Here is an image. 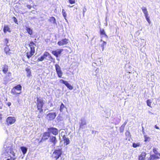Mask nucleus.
Segmentation results:
<instances>
[{
	"mask_svg": "<svg viewBox=\"0 0 160 160\" xmlns=\"http://www.w3.org/2000/svg\"><path fill=\"white\" fill-rule=\"evenodd\" d=\"M127 122H125L119 128V131L121 133H123L124 130V128Z\"/></svg>",
	"mask_w": 160,
	"mask_h": 160,
	"instance_id": "23",
	"label": "nucleus"
},
{
	"mask_svg": "<svg viewBox=\"0 0 160 160\" xmlns=\"http://www.w3.org/2000/svg\"><path fill=\"white\" fill-rule=\"evenodd\" d=\"M7 104L8 106H10L11 105V103L10 102H8Z\"/></svg>",
	"mask_w": 160,
	"mask_h": 160,
	"instance_id": "41",
	"label": "nucleus"
},
{
	"mask_svg": "<svg viewBox=\"0 0 160 160\" xmlns=\"http://www.w3.org/2000/svg\"><path fill=\"white\" fill-rule=\"evenodd\" d=\"M10 153V154L9 155V157H10V159L11 160H15L16 159L15 156V153L13 151H11Z\"/></svg>",
	"mask_w": 160,
	"mask_h": 160,
	"instance_id": "22",
	"label": "nucleus"
},
{
	"mask_svg": "<svg viewBox=\"0 0 160 160\" xmlns=\"http://www.w3.org/2000/svg\"><path fill=\"white\" fill-rule=\"evenodd\" d=\"M63 51V49H57L55 50L52 51L51 53L55 56L56 58H57L61 54Z\"/></svg>",
	"mask_w": 160,
	"mask_h": 160,
	"instance_id": "14",
	"label": "nucleus"
},
{
	"mask_svg": "<svg viewBox=\"0 0 160 160\" xmlns=\"http://www.w3.org/2000/svg\"><path fill=\"white\" fill-rule=\"evenodd\" d=\"M63 153L62 148L56 149L53 152L52 156L56 160H57L61 157Z\"/></svg>",
	"mask_w": 160,
	"mask_h": 160,
	"instance_id": "6",
	"label": "nucleus"
},
{
	"mask_svg": "<svg viewBox=\"0 0 160 160\" xmlns=\"http://www.w3.org/2000/svg\"><path fill=\"white\" fill-rule=\"evenodd\" d=\"M4 51L7 55H9L12 54L11 50L8 45H6L4 48Z\"/></svg>",
	"mask_w": 160,
	"mask_h": 160,
	"instance_id": "18",
	"label": "nucleus"
},
{
	"mask_svg": "<svg viewBox=\"0 0 160 160\" xmlns=\"http://www.w3.org/2000/svg\"><path fill=\"white\" fill-rule=\"evenodd\" d=\"M154 127H155L157 129H159V127H158V126H157V125H155V126H154Z\"/></svg>",
	"mask_w": 160,
	"mask_h": 160,
	"instance_id": "42",
	"label": "nucleus"
},
{
	"mask_svg": "<svg viewBox=\"0 0 160 160\" xmlns=\"http://www.w3.org/2000/svg\"><path fill=\"white\" fill-rule=\"evenodd\" d=\"M32 31H27L28 33L30 35H31L32 34Z\"/></svg>",
	"mask_w": 160,
	"mask_h": 160,
	"instance_id": "40",
	"label": "nucleus"
},
{
	"mask_svg": "<svg viewBox=\"0 0 160 160\" xmlns=\"http://www.w3.org/2000/svg\"><path fill=\"white\" fill-rule=\"evenodd\" d=\"M20 148L22 153L23 154H25L26 153V152L27 151V150H28V148H27L23 147V146H22V147H20Z\"/></svg>",
	"mask_w": 160,
	"mask_h": 160,
	"instance_id": "25",
	"label": "nucleus"
},
{
	"mask_svg": "<svg viewBox=\"0 0 160 160\" xmlns=\"http://www.w3.org/2000/svg\"><path fill=\"white\" fill-rule=\"evenodd\" d=\"M62 14L63 16L64 17V18L65 19H66V18L67 17V14L66 12L63 9H62Z\"/></svg>",
	"mask_w": 160,
	"mask_h": 160,
	"instance_id": "31",
	"label": "nucleus"
},
{
	"mask_svg": "<svg viewBox=\"0 0 160 160\" xmlns=\"http://www.w3.org/2000/svg\"><path fill=\"white\" fill-rule=\"evenodd\" d=\"M141 9L144 14L145 18L149 24H150L151 23V21L149 19V17L148 16V12L147 8L146 7H143Z\"/></svg>",
	"mask_w": 160,
	"mask_h": 160,
	"instance_id": "12",
	"label": "nucleus"
},
{
	"mask_svg": "<svg viewBox=\"0 0 160 160\" xmlns=\"http://www.w3.org/2000/svg\"><path fill=\"white\" fill-rule=\"evenodd\" d=\"M2 70L4 74L7 73V75L5 77L8 78L12 76V73L10 72H8V65L4 64L2 66Z\"/></svg>",
	"mask_w": 160,
	"mask_h": 160,
	"instance_id": "7",
	"label": "nucleus"
},
{
	"mask_svg": "<svg viewBox=\"0 0 160 160\" xmlns=\"http://www.w3.org/2000/svg\"><path fill=\"white\" fill-rule=\"evenodd\" d=\"M107 43L106 42L103 41L102 44L101 45V47L102 48V51H103L104 49V46L106 45Z\"/></svg>",
	"mask_w": 160,
	"mask_h": 160,
	"instance_id": "33",
	"label": "nucleus"
},
{
	"mask_svg": "<svg viewBox=\"0 0 160 160\" xmlns=\"http://www.w3.org/2000/svg\"><path fill=\"white\" fill-rule=\"evenodd\" d=\"M30 67L26 68L25 70L27 72V76L28 77H30L32 76V73Z\"/></svg>",
	"mask_w": 160,
	"mask_h": 160,
	"instance_id": "21",
	"label": "nucleus"
},
{
	"mask_svg": "<svg viewBox=\"0 0 160 160\" xmlns=\"http://www.w3.org/2000/svg\"><path fill=\"white\" fill-rule=\"evenodd\" d=\"M141 144L140 142H137L136 143H132V147L134 148H136L137 147L140 146Z\"/></svg>",
	"mask_w": 160,
	"mask_h": 160,
	"instance_id": "27",
	"label": "nucleus"
},
{
	"mask_svg": "<svg viewBox=\"0 0 160 160\" xmlns=\"http://www.w3.org/2000/svg\"><path fill=\"white\" fill-rule=\"evenodd\" d=\"M48 132L49 134H52L54 135H57L59 132V130L57 128L53 127H50L48 128Z\"/></svg>",
	"mask_w": 160,
	"mask_h": 160,
	"instance_id": "9",
	"label": "nucleus"
},
{
	"mask_svg": "<svg viewBox=\"0 0 160 160\" xmlns=\"http://www.w3.org/2000/svg\"><path fill=\"white\" fill-rule=\"evenodd\" d=\"M49 141L52 144L53 146H55L56 144L58 142V140L56 137L55 136L52 135L50 136Z\"/></svg>",
	"mask_w": 160,
	"mask_h": 160,
	"instance_id": "13",
	"label": "nucleus"
},
{
	"mask_svg": "<svg viewBox=\"0 0 160 160\" xmlns=\"http://www.w3.org/2000/svg\"><path fill=\"white\" fill-rule=\"evenodd\" d=\"M6 160H10V159H9V158H8Z\"/></svg>",
	"mask_w": 160,
	"mask_h": 160,
	"instance_id": "44",
	"label": "nucleus"
},
{
	"mask_svg": "<svg viewBox=\"0 0 160 160\" xmlns=\"http://www.w3.org/2000/svg\"><path fill=\"white\" fill-rule=\"evenodd\" d=\"M22 89V87L21 85L18 84L11 89V93L13 95H18L21 93Z\"/></svg>",
	"mask_w": 160,
	"mask_h": 160,
	"instance_id": "4",
	"label": "nucleus"
},
{
	"mask_svg": "<svg viewBox=\"0 0 160 160\" xmlns=\"http://www.w3.org/2000/svg\"><path fill=\"white\" fill-rule=\"evenodd\" d=\"M27 30H30V28H28Z\"/></svg>",
	"mask_w": 160,
	"mask_h": 160,
	"instance_id": "45",
	"label": "nucleus"
},
{
	"mask_svg": "<svg viewBox=\"0 0 160 160\" xmlns=\"http://www.w3.org/2000/svg\"><path fill=\"white\" fill-rule=\"evenodd\" d=\"M144 137L145 139L144 140V142H146L148 141H149V140H150V138L149 137H148L147 135H144Z\"/></svg>",
	"mask_w": 160,
	"mask_h": 160,
	"instance_id": "32",
	"label": "nucleus"
},
{
	"mask_svg": "<svg viewBox=\"0 0 160 160\" xmlns=\"http://www.w3.org/2000/svg\"><path fill=\"white\" fill-rule=\"evenodd\" d=\"M65 108V106L62 103L60 108V111L61 112H62L63 109Z\"/></svg>",
	"mask_w": 160,
	"mask_h": 160,
	"instance_id": "30",
	"label": "nucleus"
},
{
	"mask_svg": "<svg viewBox=\"0 0 160 160\" xmlns=\"http://www.w3.org/2000/svg\"><path fill=\"white\" fill-rule=\"evenodd\" d=\"M50 135L48 132H46L43 133L42 137L41 140L39 141L38 139H36V140L39 141V143L43 142L47 140L50 137Z\"/></svg>",
	"mask_w": 160,
	"mask_h": 160,
	"instance_id": "8",
	"label": "nucleus"
},
{
	"mask_svg": "<svg viewBox=\"0 0 160 160\" xmlns=\"http://www.w3.org/2000/svg\"><path fill=\"white\" fill-rule=\"evenodd\" d=\"M35 44L32 41H31L28 44V46L30 48V50L28 51L26 53V56L29 59L32 56L34 55L35 52Z\"/></svg>",
	"mask_w": 160,
	"mask_h": 160,
	"instance_id": "2",
	"label": "nucleus"
},
{
	"mask_svg": "<svg viewBox=\"0 0 160 160\" xmlns=\"http://www.w3.org/2000/svg\"><path fill=\"white\" fill-rule=\"evenodd\" d=\"M158 149L155 148H153L152 151L154 154L150 155L149 160H156L160 158V153L158 152Z\"/></svg>",
	"mask_w": 160,
	"mask_h": 160,
	"instance_id": "5",
	"label": "nucleus"
},
{
	"mask_svg": "<svg viewBox=\"0 0 160 160\" xmlns=\"http://www.w3.org/2000/svg\"><path fill=\"white\" fill-rule=\"evenodd\" d=\"M56 72L59 78H62L63 73L61 70V68L59 65L56 64L55 65Z\"/></svg>",
	"mask_w": 160,
	"mask_h": 160,
	"instance_id": "11",
	"label": "nucleus"
},
{
	"mask_svg": "<svg viewBox=\"0 0 160 160\" xmlns=\"http://www.w3.org/2000/svg\"><path fill=\"white\" fill-rule=\"evenodd\" d=\"M48 21V22L51 24H53L56 25H57L56 22V19L54 17H50Z\"/></svg>",
	"mask_w": 160,
	"mask_h": 160,
	"instance_id": "19",
	"label": "nucleus"
},
{
	"mask_svg": "<svg viewBox=\"0 0 160 160\" xmlns=\"http://www.w3.org/2000/svg\"><path fill=\"white\" fill-rule=\"evenodd\" d=\"M4 32H5H5H6V31H7L4 30ZM9 31V32H10V31Z\"/></svg>",
	"mask_w": 160,
	"mask_h": 160,
	"instance_id": "43",
	"label": "nucleus"
},
{
	"mask_svg": "<svg viewBox=\"0 0 160 160\" xmlns=\"http://www.w3.org/2000/svg\"><path fill=\"white\" fill-rule=\"evenodd\" d=\"M65 85L70 90H72L73 88V87L68 82H67Z\"/></svg>",
	"mask_w": 160,
	"mask_h": 160,
	"instance_id": "26",
	"label": "nucleus"
},
{
	"mask_svg": "<svg viewBox=\"0 0 160 160\" xmlns=\"http://www.w3.org/2000/svg\"><path fill=\"white\" fill-rule=\"evenodd\" d=\"M67 82V81H64L63 79H60V82L61 83H63V84H64L65 85V84Z\"/></svg>",
	"mask_w": 160,
	"mask_h": 160,
	"instance_id": "37",
	"label": "nucleus"
},
{
	"mask_svg": "<svg viewBox=\"0 0 160 160\" xmlns=\"http://www.w3.org/2000/svg\"><path fill=\"white\" fill-rule=\"evenodd\" d=\"M146 153L145 152H143L138 156V160H144L145 159Z\"/></svg>",
	"mask_w": 160,
	"mask_h": 160,
	"instance_id": "17",
	"label": "nucleus"
},
{
	"mask_svg": "<svg viewBox=\"0 0 160 160\" xmlns=\"http://www.w3.org/2000/svg\"><path fill=\"white\" fill-rule=\"evenodd\" d=\"M86 125V122L85 121L82 120L80 124L79 128H83L84 126Z\"/></svg>",
	"mask_w": 160,
	"mask_h": 160,
	"instance_id": "24",
	"label": "nucleus"
},
{
	"mask_svg": "<svg viewBox=\"0 0 160 160\" xmlns=\"http://www.w3.org/2000/svg\"><path fill=\"white\" fill-rule=\"evenodd\" d=\"M69 3L71 4H73L75 3V0H68Z\"/></svg>",
	"mask_w": 160,
	"mask_h": 160,
	"instance_id": "35",
	"label": "nucleus"
},
{
	"mask_svg": "<svg viewBox=\"0 0 160 160\" xmlns=\"http://www.w3.org/2000/svg\"><path fill=\"white\" fill-rule=\"evenodd\" d=\"M100 33L102 37H105L107 38H108V36L105 34V31H100Z\"/></svg>",
	"mask_w": 160,
	"mask_h": 160,
	"instance_id": "28",
	"label": "nucleus"
},
{
	"mask_svg": "<svg viewBox=\"0 0 160 160\" xmlns=\"http://www.w3.org/2000/svg\"><path fill=\"white\" fill-rule=\"evenodd\" d=\"M48 56H49V58L50 60H51L53 62H55V58H53L51 55L47 52H45L42 55L38 58L37 61L38 62L42 61L45 59H46V58Z\"/></svg>",
	"mask_w": 160,
	"mask_h": 160,
	"instance_id": "3",
	"label": "nucleus"
},
{
	"mask_svg": "<svg viewBox=\"0 0 160 160\" xmlns=\"http://www.w3.org/2000/svg\"><path fill=\"white\" fill-rule=\"evenodd\" d=\"M69 42L68 39L64 38L62 39L58 42V45L59 46H62L64 45L67 44Z\"/></svg>",
	"mask_w": 160,
	"mask_h": 160,
	"instance_id": "16",
	"label": "nucleus"
},
{
	"mask_svg": "<svg viewBox=\"0 0 160 160\" xmlns=\"http://www.w3.org/2000/svg\"><path fill=\"white\" fill-rule=\"evenodd\" d=\"M27 7L28 9H31L32 8V6L30 5H27Z\"/></svg>",
	"mask_w": 160,
	"mask_h": 160,
	"instance_id": "39",
	"label": "nucleus"
},
{
	"mask_svg": "<svg viewBox=\"0 0 160 160\" xmlns=\"http://www.w3.org/2000/svg\"><path fill=\"white\" fill-rule=\"evenodd\" d=\"M9 28L8 25H4L3 30H9Z\"/></svg>",
	"mask_w": 160,
	"mask_h": 160,
	"instance_id": "34",
	"label": "nucleus"
},
{
	"mask_svg": "<svg viewBox=\"0 0 160 160\" xmlns=\"http://www.w3.org/2000/svg\"><path fill=\"white\" fill-rule=\"evenodd\" d=\"M12 18L13 19V20L14 22L18 24V20H17L16 18L15 17H13Z\"/></svg>",
	"mask_w": 160,
	"mask_h": 160,
	"instance_id": "36",
	"label": "nucleus"
},
{
	"mask_svg": "<svg viewBox=\"0 0 160 160\" xmlns=\"http://www.w3.org/2000/svg\"><path fill=\"white\" fill-rule=\"evenodd\" d=\"M2 108V107L0 106V109H1Z\"/></svg>",
	"mask_w": 160,
	"mask_h": 160,
	"instance_id": "46",
	"label": "nucleus"
},
{
	"mask_svg": "<svg viewBox=\"0 0 160 160\" xmlns=\"http://www.w3.org/2000/svg\"><path fill=\"white\" fill-rule=\"evenodd\" d=\"M4 43L6 44V45L8 43V40L7 38H5L4 39Z\"/></svg>",
	"mask_w": 160,
	"mask_h": 160,
	"instance_id": "38",
	"label": "nucleus"
},
{
	"mask_svg": "<svg viewBox=\"0 0 160 160\" xmlns=\"http://www.w3.org/2000/svg\"><path fill=\"white\" fill-rule=\"evenodd\" d=\"M44 104V100L42 98L37 97V102L36 103L37 110L36 112H38L39 114L38 115V118H40L42 117V115H41L43 113V106Z\"/></svg>",
	"mask_w": 160,
	"mask_h": 160,
	"instance_id": "1",
	"label": "nucleus"
},
{
	"mask_svg": "<svg viewBox=\"0 0 160 160\" xmlns=\"http://www.w3.org/2000/svg\"><path fill=\"white\" fill-rule=\"evenodd\" d=\"M16 121V119L14 117H8L6 119V124L9 126L14 124Z\"/></svg>",
	"mask_w": 160,
	"mask_h": 160,
	"instance_id": "10",
	"label": "nucleus"
},
{
	"mask_svg": "<svg viewBox=\"0 0 160 160\" xmlns=\"http://www.w3.org/2000/svg\"><path fill=\"white\" fill-rule=\"evenodd\" d=\"M101 41H102V39H101Z\"/></svg>",
	"mask_w": 160,
	"mask_h": 160,
	"instance_id": "47",
	"label": "nucleus"
},
{
	"mask_svg": "<svg viewBox=\"0 0 160 160\" xmlns=\"http://www.w3.org/2000/svg\"><path fill=\"white\" fill-rule=\"evenodd\" d=\"M56 116L55 112H50L47 115L46 118L49 120H52L55 119Z\"/></svg>",
	"mask_w": 160,
	"mask_h": 160,
	"instance_id": "15",
	"label": "nucleus"
},
{
	"mask_svg": "<svg viewBox=\"0 0 160 160\" xmlns=\"http://www.w3.org/2000/svg\"><path fill=\"white\" fill-rule=\"evenodd\" d=\"M63 139L65 145H67L69 144L70 141L69 138H67L64 135L63 137Z\"/></svg>",
	"mask_w": 160,
	"mask_h": 160,
	"instance_id": "20",
	"label": "nucleus"
},
{
	"mask_svg": "<svg viewBox=\"0 0 160 160\" xmlns=\"http://www.w3.org/2000/svg\"><path fill=\"white\" fill-rule=\"evenodd\" d=\"M146 102L147 104V105L150 107H151V103H152V102L150 99H148L146 101Z\"/></svg>",
	"mask_w": 160,
	"mask_h": 160,
	"instance_id": "29",
	"label": "nucleus"
}]
</instances>
